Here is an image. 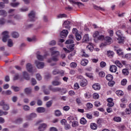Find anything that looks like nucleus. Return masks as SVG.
Instances as JSON below:
<instances>
[{"label": "nucleus", "instance_id": "obj_15", "mask_svg": "<svg viewBox=\"0 0 131 131\" xmlns=\"http://www.w3.org/2000/svg\"><path fill=\"white\" fill-rule=\"evenodd\" d=\"M93 8L95 10H97V11H105V8L101 7V6H98L96 5H93Z\"/></svg>", "mask_w": 131, "mask_h": 131}, {"label": "nucleus", "instance_id": "obj_64", "mask_svg": "<svg viewBox=\"0 0 131 131\" xmlns=\"http://www.w3.org/2000/svg\"><path fill=\"white\" fill-rule=\"evenodd\" d=\"M99 75L100 77H105V73L104 72H100Z\"/></svg>", "mask_w": 131, "mask_h": 131}, {"label": "nucleus", "instance_id": "obj_29", "mask_svg": "<svg viewBox=\"0 0 131 131\" xmlns=\"http://www.w3.org/2000/svg\"><path fill=\"white\" fill-rule=\"evenodd\" d=\"M106 79L108 80V81H110L111 80H113V76H112L111 74H108L106 76Z\"/></svg>", "mask_w": 131, "mask_h": 131}, {"label": "nucleus", "instance_id": "obj_9", "mask_svg": "<svg viewBox=\"0 0 131 131\" xmlns=\"http://www.w3.org/2000/svg\"><path fill=\"white\" fill-rule=\"evenodd\" d=\"M71 4H74V5H77L78 7H83L84 5L80 2H76L74 0H69Z\"/></svg>", "mask_w": 131, "mask_h": 131}, {"label": "nucleus", "instance_id": "obj_1", "mask_svg": "<svg viewBox=\"0 0 131 131\" xmlns=\"http://www.w3.org/2000/svg\"><path fill=\"white\" fill-rule=\"evenodd\" d=\"M29 21L31 22H34L35 21V11L32 10L28 14Z\"/></svg>", "mask_w": 131, "mask_h": 131}, {"label": "nucleus", "instance_id": "obj_17", "mask_svg": "<svg viewBox=\"0 0 131 131\" xmlns=\"http://www.w3.org/2000/svg\"><path fill=\"white\" fill-rule=\"evenodd\" d=\"M88 84V81L86 79H83L80 81V85L81 86H85Z\"/></svg>", "mask_w": 131, "mask_h": 131}, {"label": "nucleus", "instance_id": "obj_43", "mask_svg": "<svg viewBox=\"0 0 131 131\" xmlns=\"http://www.w3.org/2000/svg\"><path fill=\"white\" fill-rule=\"evenodd\" d=\"M3 95H7V96H9L10 95H12V91L10 90H7L6 92H3Z\"/></svg>", "mask_w": 131, "mask_h": 131}, {"label": "nucleus", "instance_id": "obj_58", "mask_svg": "<svg viewBox=\"0 0 131 131\" xmlns=\"http://www.w3.org/2000/svg\"><path fill=\"white\" fill-rule=\"evenodd\" d=\"M22 121H23V119H22V118H18V119H17L15 121V123H21V122H22Z\"/></svg>", "mask_w": 131, "mask_h": 131}, {"label": "nucleus", "instance_id": "obj_6", "mask_svg": "<svg viewBox=\"0 0 131 131\" xmlns=\"http://www.w3.org/2000/svg\"><path fill=\"white\" fill-rule=\"evenodd\" d=\"M74 47H75V45L74 44H70L68 45L67 46V48L68 49H66L67 53H70V52H72V51L74 50Z\"/></svg>", "mask_w": 131, "mask_h": 131}, {"label": "nucleus", "instance_id": "obj_42", "mask_svg": "<svg viewBox=\"0 0 131 131\" xmlns=\"http://www.w3.org/2000/svg\"><path fill=\"white\" fill-rule=\"evenodd\" d=\"M114 120L116 122H120V121H121V118L119 117H115L114 118Z\"/></svg>", "mask_w": 131, "mask_h": 131}, {"label": "nucleus", "instance_id": "obj_12", "mask_svg": "<svg viewBox=\"0 0 131 131\" xmlns=\"http://www.w3.org/2000/svg\"><path fill=\"white\" fill-rule=\"evenodd\" d=\"M89 41H90V37H89V34H86L83 36V38L82 40V42L86 43V42H89Z\"/></svg>", "mask_w": 131, "mask_h": 131}, {"label": "nucleus", "instance_id": "obj_18", "mask_svg": "<svg viewBox=\"0 0 131 131\" xmlns=\"http://www.w3.org/2000/svg\"><path fill=\"white\" fill-rule=\"evenodd\" d=\"M13 16L14 19H15V20H19V19H20V16L18 15H16V14H13V15H9L8 16V18L9 19H11L12 18V17Z\"/></svg>", "mask_w": 131, "mask_h": 131}, {"label": "nucleus", "instance_id": "obj_32", "mask_svg": "<svg viewBox=\"0 0 131 131\" xmlns=\"http://www.w3.org/2000/svg\"><path fill=\"white\" fill-rule=\"evenodd\" d=\"M122 73L124 75H128L129 72H128V70L127 69H123L122 70Z\"/></svg>", "mask_w": 131, "mask_h": 131}, {"label": "nucleus", "instance_id": "obj_46", "mask_svg": "<svg viewBox=\"0 0 131 131\" xmlns=\"http://www.w3.org/2000/svg\"><path fill=\"white\" fill-rule=\"evenodd\" d=\"M72 126H73V127H76L78 126V122L76 121H74L72 122Z\"/></svg>", "mask_w": 131, "mask_h": 131}, {"label": "nucleus", "instance_id": "obj_34", "mask_svg": "<svg viewBox=\"0 0 131 131\" xmlns=\"http://www.w3.org/2000/svg\"><path fill=\"white\" fill-rule=\"evenodd\" d=\"M107 56L108 57H110V58H112L114 56V52L113 51H107Z\"/></svg>", "mask_w": 131, "mask_h": 131}, {"label": "nucleus", "instance_id": "obj_54", "mask_svg": "<svg viewBox=\"0 0 131 131\" xmlns=\"http://www.w3.org/2000/svg\"><path fill=\"white\" fill-rule=\"evenodd\" d=\"M37 58L38 60H39V61H43V56H42L40 55L37 54Z\"/></svg>", "mask_w": 131, "mask_h": 131}, {"label": "nucleus", "instance_id": "obj_14", "mask_svg": "<svg viewBox=\"0 0 131 131\" xmlns=\"http://www.w3.org/2000/svg\"><path fill=\"white\" fill-rule=\"evenodd\" d=\"M36 111L38 113H43L46 112V108L42 107H37Z\"/></svg>", "mask_w": 131, "mask_h": 131}, {"label": "nucleus", "instance_id": "obj_50", "mask_svg": "<svg viewBox=\"0 0 131 131\" xmlns=\"http://www.w3.org/2000/svg\"><path fill=\"white\" fill-rule=\"evenodd\" d=\"M19 5H20V3L19 2L10 4V5L11 6V7H13V8H16V7H18Z\"/></svg>", "mask_w": 131, "mask_h": 131}, {"label": "nucleus", "instance_id": "obj_61", "mask_svg": "<svg viewBox=\"0 0 131 131\" xmlns=\"http://www.w3.org/2000/svg\"><path fill=\"white\" fill-rule=\"evenodd\" d=\"M98 35H99V31H96L94 33L93 36L94 38H96V37H98Z\"/></svg>", "mask_w": 131, "mask_h": 131}, {"label": "nucleus", "instance_id": "obj_30", "mask_svg": "<svg viewBox=\"0 0 131 131\" xmlns=\"http://www.w3.org/2000/svg\"><path fill=\"white\" fill-rule=\"evenodd\" d=\"M88 63H89V60H88L86 59H83L81 61V64L82 66H86V65H88Z\"/></svg>", "mask_w": 131, "mask_h": 131}, {"label": "nucleus", "instance_id": "obj_63", "mask_svg": "<svg viewBox=\"0 0 131 131\" xmlns=\"http://www.w3.org/2000/svg\"><path fill=\"white\" fill-rule=\"evenodd\" d=\"M115 83V82H114V81L111 80L109 81L108 82V85L109 86H113V85H114V84Z\"/></svg>", "mask_w": 131, "mask_h": 131}, {"label": "nucleus", "instance_id": "obj_47", "mask_svg": "<svg viewBox=\"0 0 131 131\" xmlns=\"http://www.w3.org/2000/svg\"><path fill=\"white\" fill-rule=\"evenodd\" d=\"M57 17L58 19H60L61 18H66V14H59L57 15Z\"/></svg>", "mask_w": 131, "mask_h": 131}, {"label": "nucleus", "instance_id": "obj_55", "mask_svg": "<svg viewBox=\"0 0 131 131\" xmlns=\"http://www.w3.org/2000/svg\"><path fill=\"white\" fill-rule=\"evenodd\" d=\"M6 23V21L5 20V18L2 17L0 18V25H4Z\"/></svg>", "mask_w": 131, "mask_h": 131}, {"label": "nucleus", "instance_id": "obj_35", "mask_svg": "<svg viewBox=\"0 0 131 131\" xmlns=\"http://www.w3.org/2000/svg\"><path fill=\"white\" fill-rule=\"evenodd\" d=\"M55 116L59 117L62 115V113L59 110H57L55 111Z\"/></svg>", "mask_w": 131, "mask_h": 131}, {"label": "nucleus", "instance_id": "obj_56", "mask_svg": "<svg viewBox=\"0 0 131 131\" xmlns=\"http://www.w3.org/2000/svg\"><path fill=\"white\" fill-rule=\"evenodd\" d=\"M86 107L88 108V109H92V108L93 107V104L89 102L86 104Z\"/></svg>", "mask_w": 131, "mask_h": 131}, {"label": "nucleus", "instance_id": "obj_16", "mask_svg": "<svg viewBox=\"0 0 131 131\" xmlns=\"http://www.w3.org/2000/svg\"><path fill=\"white\" fill-rule=\"evenodd\" d=\"M46 128H47V124L46 123L41 124L38 127V129L40 130H45Z\"/></svg>", "mask_w": 131, "mask_h": 131}, {"label": "nucleus", "instance_id": "obj_49", "mask_svg": "<svg viewBox=\"0 0 131 131\" xmlns=\"http://www.w3.org/2000/svg\"><path fill=\"white\" fill-rule=\"evenodd\" d=\"M11 88L13 89L14 92H19L20 91V88L18 86H12Z\"/></svg>", "mask_w": 131, "mask_h": 131}, {"label": "nucleus", "instance_id": "obj_8", "mask_svg": "<svg viewBox=\"0 0 131 131\" xmlns=\"http://www.w3.org/2000/svg\"><path fill=\"white\" fill-rule=\"evenodd\" d=\"M52 73L53 75H57V74H61V76L64 75V71H59V70L57 69L53 70Z\"/></svg>", "mask_w": 131, "mask_h": 131}, {"label": "nucleus", "instance_id": "obj_48", "mask_svg": "<svg viewBox=\"0 0 131 131\" xmlns=\"http://www.w3.org/2000/svg\"><path fill=\"white\" fill-rule=\"evenodd\" d=\"M8 46L10 48L12 47V46H13V40H12V39H8Z\"/></svg>", "mask_w": 131, "mask_h": 131}, {"label": "nucleus", "instance_id": "obj_22", "mask_svg": "<svg viewBox=\"0 0 131 131\" xmlns=\"http://www.w3.org/2000/svg\"><path fill=\"white\" fill-rule=\"evenodd\" d=\"M8 13L5 10H0V16H3V17H7Z\"/></svg>", "mask_w": 131, "mask_h": 131}, {"label": "nucleus", "instance_id": "obj_28", "mask_svg": "<svg viewBox=\"0 0 131 131\" xmlns=\"http://www.w3.org/2000/svg\"><path fill=\"white\" fill-rule=\"evenodd\" d=\"M60 37L65 38L66 37V30H63L60 33Z\"/></svg>", "mask_w": 131, "mask_h": 131}, {"label": "nucleus", "instance_id": "obj_2", "mask_svg": "<svg viewBox=\"0 0 131 131\" xmlns=\"http://www.w3.org/2000/svg\"><path fill=\"white\" fill-rule=\"evenodd\" d=\"M116 33L118 36V40H121L122 41L125 39V37L123 36V34L121 30L117 31Z\"/></svg>", "mask_w": 131, "mask_h": 131}, {"label": "nucleus", "instance_id": "obj_21", "mask_svg": "<svg viewBox=\"0 0 131 131\" xmlns=\"http://www.w3.org/2000/svg\"><path fill=\"white\" fill-rule=\"evenodd\" d=\"M93 89H94V90H95V91H99V90H100V89H101L100 84H99V83L94 84L93 85Z\"/></svg>", "mask_w": 131, "mask_h": 131}, {"label": "nucleus", "instance_id": "obj_40", "mask_svg": "<svg viewBox=\"0 0 131 131\" xmlns=\"http://www.w3.org/2000/svg\"><path fill=\"white\" fill-rule=\"evenodd\" d=\"M53 105V101L50 100L46 103V106L47 108H50Z\"/></svg>", "mask_w": 131, "mask_h": 131}, {"label": "nucleus", "instance_id": "obj_39", "mask_svg": "<svg viewBox=\"0 0 131 131\" xmlns=\"http://www.w3.org/2000/svg\"><path fill=\"white\" fill-rule=\"evenodd\" d=\"M61 91H62V89H61V88H55L52 89V92L53 93H56L57 92H61Z\"/></svg>", "mask_w": 131, "mask_h": 131}, {"label": "nucleus", "instance_id": "obj_37", "mask_svg": "<svg viewBox=\"0 0 131 131\" xmlns=\"http://www.w3.org/2000/svg\"><path fill=\"white\" fill-rule=\"evenodd\" d=\"M126 83H127V80L126 79H123L121 81V85H126Z\"/></svg>", "mask_w": 131, "mask_h": 131}, {"label": "nucleus", "instance_id": "obj_4", "mask_svg": "<svg viewBox=\"0 0 131 131\" xmlns=\"http://www.w3.org/2000/svg\"><path fill=\"white\" fill-rule=\"evenodd\" d=\"M60 55V52L59 51H53L52 52V56H53L52 58L53 61H54V62H57V61H59V59L57 57V56H59Z\"/></svg>", "mask_w": 131, "mask_h": 131}, {"label": "nucleus", "instance_id": "obj_33", "mask_svg": "<svg viewBox=\"0 0 131 131\" xmlns=\"http://www.w3.org/2000/svg\"><path fill=\"white\" fill-rule=\"evenodd\" d=\"M84 97L86 99H90V98H92V94L90 92H86L84 94Z\"/></svg>", "mask_w": 131, "mask_h": 131}, {"label": "nucleus", "instance_id": "obj_5", "mask_svg": "<svg viewBox=\"0 0 131 131\" xmlns=\"http://www.w3.org/2000/svg\"><path fill=\"white\" fill-rule=\"evenodd\" d=\"M74 36L73 35H69V39L66 41L67 45H72L74 43Z\"/></svg>", "mask_w": 131, "mask_h": 131}, {"label": "nucleus", "instance_id": "obj_62", "mask_svg": "<svg viewBox=\"0 0 131 131\" xmlns=\"http://www.w3.org/2000/svg\"><path fill=\"white\" fill-rule=\"evenodd\" d=\"M100 65L102 68H104V67H106V62L101 61L100 63Z\"/></svg>", "mask_w": 131, "mask_h": 131}, {"label": "nucleus", "instance_id": "obj_19", "mask_svg": "<svg viewBox=\"0 0 131 131\" xmlns=\"http://www.w3.org/2000/svg\"><path fill=\"white\" fill-rule=\"evenodd\" d=\"M104 39L106 43H108V45H110V43L113 42V40L110 37H105Z\"/></svg>", "mask_w": 131, "mask_h": 131}, {"label": "nucleus", "instance_id": "obj_25", "mask_svg": "<svg viewBox=\"0 0 131 131\" xmlns=\"http://www.w3.org/2000/svg\"><path fill=\"white\" fill-rule=\"evenodd\" d=\"M66 28L68 29V30H70V28L71 26H72V25L71 24V22H70L69 20L66 21Z\"/></svg>", "mask_w": 131, "mask_h": 131}, {"label": "nucleus", "instance_id": "obj_26", "mask_svg": "<svg viewBox=\"0 0 131 131\" xmlns=\"http://www.w3.org/2000/svg\"><path fill=\"white\" fill-rule=\"evenodd\" d=\"M24 77L26 80H29L30 79V77H29V75L26 72H24L23 73Z\"/></svg>", "mask_w": 131, "mask_h": 131}, {"label": "nucleus", "instance_id": "obj_24", "mask_svg": "<svg viewBox=\"0 0 131 131\" xmlns=\"http://www.w3.org/2000/svg\"><path fill=\"white\" fill-rule=\"evenodd\" d=\"M42 89L43 90V92L45 95H50V91L48 90V89H46V86L43 85L42 86Z\"/></svg>", "mask_w": 131, "mask_h": 131}, {"label": "nucleus", "instance_id": "obj_38", "mask_svg": "<svg viewBox=\"0 0 131 131\" xmlns=\"http://www.w3.org/2000/svg\"><path fill=\"white\" fill-rule=\"evenodd\" d=\"M90 127L92 129H97V124H96V123H91Z\"/></svg>", "mask_w": 131, "mask_h": 131}, {"label": "nucleus", "instance_id": "obj_7", "mask_svg": "<svg viewBox=\"0 0 131 131\" xmlns=\"http://www.w3.org/2000/svg\"><path fill=\"white\" fill-rule=\"evenodd\" d=\"M35 64L38 69H42V68H43V67H45V63L43 62H41L37 60H36Z\"/></svg>", "mask_w": 131, "mask_h": 131}, {"label": "nucleus", "instance_id": "obj_13", "mask_svg": "<svg viewBox=\"0 0 131 131\" xmlns=\"http://www.w3.org/2000/svg\"><path fill=\"white\" fill-rule=\"evenodd\" d=\"M110 71L114 73L116 72V71H117V67H116L115 65L111 66L110 67Z\"/></svg>", "mask_w": 131, "mask_h": 131}, {"label": "nucleus", "instance_id": "obj_41", "mask_svg": "<svg viewBox=\"0 0 131 131\" xmlns=\"http://www.w3.org/2000/svg\"><path fill=\"white\" fill-rule=\"evenodd\" d=\"M81 53H82V57H84L85 58H89V54L85 53V51L84 50L81 51Z\"/></svg>", "mask_w": 131, "mask_h": 131}, {"label": "nucleus", "instance_id": "obj_59", "mask_svg": "<svg viewBox=\"0 0 131 131\" xmlns=\"http://www.w3.org/2000/svg\"><path fill=\"white\" fill-rule=\"evenodd\" d=\"M70 66L71 68H76V66H77V64L75 62H72L70 64Z\"/></svg>", "mask_w": 131, "mask_h": 131}, {"label": "nucleus", "instance_id": "obj_45", "mask_svg": "<svg viewBox=\"0 0 131 131\" xmlns=\"http://www.w3.org/2000/svg\"><path fill=\"white\" fill-rule=\"evenodd\" d=\"M116 94L118 96H123V92L121 90H118L116 92Z\"/></svg>", "mask_w": 131, "mask_h": 131}, {"label": "nucleus", "instance_id": "obj_52", "mask_svg": "<svg viewBox=\"0 0 131 131\" xmlns=\"http://www.w3.org/2000/svg\"><path fill=\"white\" fill-rule=\"evenodd\" d=\"M3 108L4 110H5V111H7V110H9V109H10V106L7 104H5Z\"/></svg>", "mask_w": 131, "mask_h": 131}, {"label": "nucleus", "instance_id": "obj_3", "mask_svg": "<svg viewBox=\"0 0 131 131\" xmlns=\"http://www.w3.org/2000/svg\"><path fill=\"white\" fill-rule=\"evenodd\" d=\"M3 36V41L4 42H7V40H8V38H10V36L9 35V31H5L2 32Z\"/></svg>", "mask_w": 131, "mask_h": 131}, {"label": "nucleus", "instance_id": "obj_11", "mask_svg": "<svg viewBox=\"0 0 131 131\" xmlns=\"http://www.w3.org/2000/svg\"><path fill=\"white\" fill-rule=\"evenodd\" d=\"M36 116H37L36 114L33 113H31L30 115L27 116L26 118L28 120H31L32 118H35Z\"/></svg>", "mask_w": 131, "mask_h": 131}, {"label": "nucleus", "instance_id": "obj_36", "mask_svg": "<svg viewBox=\"0 0 131 131\" xmlns=\"http://www.w3.org/2000/svg\"><path fill=\"white\" fill-rule=\"evenodd\" d=\"M75 37H76V40H78V41L80 40V39H81V35L78 33L75 34Z\"/></svg>", "mask_w": 131, "mask_h": 131}, {"label": "nucleus", "instance_id": "obj_44", "mask_svg": "<svg viewBox=\"0 0 131 131\" xmlns=\"http://www.w3.org/2000/svg\"><path fill=\"white\" fill-rule=\"evenodd\" d=\"M81 124H85L86 123V120L84 118H81L80 120Z\"/></svg>", "mask_w": 131, "mask_h": 131}, {"label": "nucleus", "instance_id": "obj_53", "mask_svg": "<svg viewBox=\"0 0 131 131\" xmlns=\"http://www.w3.org/2000/svg\"><path fill=\"white\" fill-rule=\"evenodd\" d=\"M23 109L25 111H29L30 110V107L28 105H24L23 106Z\"/></svg>", "mask_w": 131, "mask_h": 131}, {"label": "nucleus", "instance_id": "obj_27", "mask_svg": "<svg viewBox=\"0 0 131 131\" xmlns=\"http://www.w3.org/2000/svg\"><path fill=\"white\" fill-rule=\"evenodd\" d=\"M52 84L53 85H54L55 86H57L60 85V84H61V82L58 81L57 80H53L52 82Z\"/></svg>", "mask_w": 131, "mask_h": 131}, {"label": "nucleus", "instance_id": "obj_60", "mask_svg": "<svg viewBox=\"0 0 131 131\" xmlns=\"http://www.w3.org/2000/svg\"><path fill=\"white\" fill-rule=\"evenodd\" d=\"M37 105H38V106H41V105H42V101L40 99H38L37 100Z\"/></svg>", "mask_w": 131, "mask_h": 131}, {"label": "nucleus", "instance_id": "obj_31", "mask_svg": "<svg viewBox=\"0 0 131 131\" xmlns=\"http://www.w3.org/2000/svg\"><path fill=\"white\" fill-rule=\"evenodd\" d=\"M115 64H116V65L119 68L122 67V63H121L119 60H116L115 61Z\"/></svg>", "mask_w": 131, "mask_h": 131}, {"label": "nucleus", "instance_id": "obj_20", "mask_svg": "<svg viewBox=\"0 0 131 131\" xmlns=\"http://www.w3.org/2000/svg\"><path fill=\"white\" fill-rule=\"evenodd\" d=\"M26 68L29 72H32V65H31V63H29L27 64Z\"/></svg>", "mask_w": 131, "mask_h": 131}, {"label": "nucleus", "instance_id": "obj_51", "mask_svg": "<svg viewBox=\"0 0 131 131\" xmlns=\"http://www.w3.org/2000/svg\"><path fill=\"white\" fill-rule=\"evenodd\" d=\"M86 49L87 50H89V51L92 52V51L94 50V46H93V45H88L86 47Z\"/></svg>", "mask_w": 131, "mask_h": 131}, {"label": "nucleus", "instance_id": "obj_10", "mask_svg": "<svg viewBox=\"0 0 131 131\" xmlns=\"http://www.w3.org/2000/svg\"><path fill=\"white\" fill-rule=\"evenodd\" d=\"M24 93L26 95H31L32 93V88L31 87L26 88L24 89Z\"/></svg>", "mask_w": 131, "mask_h": 131}, {"label": "nucleus", "instance_id": "obj_23", "mask_svg": "<svg viewBox=\"0 0 131 131\" xmlns=\"http://www.w3.org/2000/svg\"><path fill=\"white\" fill-rule=\"evenodd\" d=\"M11 36H12L13 38H18V37H19V33L17 32H12Z\"/></svg>", "mask_w": 131, "mask_h": 131}, {"label": "nucleus", "instance_id": "obj_57", "mask_svg": "<svg viewBox=\"0 0 131 131\" xmlns=\"http://www.w3.org/2000/svg\"><path fill=\"white\" fill-rule=\"evenodd\" d=\"M94 105L95 107H99V106H101V103L99 101H96L94 102Z\"/></svg>", "mask_w": 131, "mask_h": 131}]
</instances>
